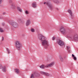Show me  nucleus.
Segmentation results:
<instances>
[{"instance_id": "obj_20", "label": "nucleus", "mask_w": 78, "mask_h": 78, "mask_svg": "<svg viewBox=\"0 0 78 78\" xmlns=\"http://www.w3.org/2000/svg\"><path fill=\"white\" fill-rule=\"evenodd\" d=\"M6 49H7V51H8V54H10V51L9 50V49L8 48H7Z\"/></svg>"}, {"instance_id": "obj_31", "label": "nucleus", "mask_w": 78, "mask_h": 78, "mask_svg": "<svg viewBox=\"0 0 78 78\" xmlns=\"http://www.w3.org/2000/svg\"><path fill=\"white\" fill-rule=\"evenodd\" d=\"M6 14V12H4L3 13V15H5Z\"/></svg>"}, {"instance_id": "obj_37", "label": "nucleus", "mask_w": 78, "mask_h": 78, "mask_svg": "<svg viewBox=\"0 0 78 78\" xmlns=\"http://www.w3.org/2000/svg\"><path fill=\"white\" fill-rule=\"evenodd\" d=\"M2 25H4V24H2Z\"/></svg>"}, {"instance_id": "obj_3", "label": "nucleus", "mask_w": 78, "mask_h": 78, "mask_svg": "<svg viewBox=\"0 0 78 78\" xmlns=\"http://www.w3.org/2000/svg\"><path fill=\"white\" fill-rule=\"evenodd\" d=\"M15 45L16 49L18 50H20L22 47V44L19 41H16Z\"/></svg>"}, {"instance_id": "obj_32", "label": "nucleus", "mask_w": 78, "mask_h": 78, "mask_svg": "<svg viewBox=\"0 0 78 78\" xmlns=\"http://www.w3.org/2000/svg\"><path fill=\"white\" fill-rule=\"evenodd\" d=\"M72 57H75V55H73V54H72Z\"/></svg>"}, {"instance_id": "obj_21", "label": "nucleus", "mask_w": 78, "mask_h": 78, "mask_svg": "<svg viewBox=\"0 0 78 78\" xmlns=\"http://www.w3.org/2000/svg\"><path fill=\"white\" fill-rule=\"evenodd\" d=\"M40 68H41V69H44V65H42L40 66Z\"/></svg>"}, {"instance_id": "obj_19", "label": "nucleus", "mask_w": 78, "mask_h": 78, "mask_svg": "<svg viewBox=\"0 0 78 78\" xmlns=\"http://www.w3.org/2000/svg\"><path fill=\"white\" fill-rule=\"evenodd\" d=\"M34 74H32L30 76V78H34Z\"/></svg>"}, {"instance_id": "obj_22", "label": "nucleus", "mask_w": 78, "mask_h": 78, "mask_svg": "<svg viewBox=\"0 0 78 78\" xmlns=\"http://www.w3.org/2000/svg\"><path fill=\"white\" fill-rule=\"evenodd\" d=\"M4 1V0H0V4H2V3Z\"/></svg>"}, {"instance_id": "obj_30", "label": "nucleus", "mask_w": 78, "mask_h": 78, "mask_svg": "<svg viewBox=\"0 0 78 78\" xmlns=\"http://www.w3.org/2000/svg\"><path fill=\"white\" fill-rule=\"evenodd\" d=\"M3 68V66H0V69H2Z\"/></svg>"}, {"instance_id": "obj_15", "label": "nucleus", "mask_w": 78, "mask_h": 78, "mask_svg": "<svg viewBox=\"0 0 78 78\" xmlns=\"http://www.w3.org/2000/svg\"><path fill=\"white\" fill-rule=\"evenodd\" d=\"M15 72L17 74H19V71L18 69H15Z\"/></svg>"}, {"instance_id": "obj_7", "label": "nucleus", "mask_w": 78, "mask_h": 78, "mask_svg": "<svg viewBox=\"0 0 78 78\" xmlns=\"http://www.w3.org/2000/svg\"><path fill=\"white\" fill-rule=\"evenodd\" d=\"M57 44H58L60 46H62L64 45V42H62L60 39H58L57 40Z\"/></svg>"}, {"instance_id": "obj_4", "label": "nucleus", "mask_w": 78, "mask_h": 78, "mask_svg": "<svg viewBox=\"0 0 78 78\" xmlns=\"http://www.w3.org/2000/svg\"><path fill=\"white\" fill-rule=\"evenodd\" d=\"M9 23H10V25H12L14 28H16L19 27V24L17 23L16 22H13L11 21H9Z\"/></svg>"}, {"instance_id": "obj_33", "label": "nucleus", "mask_w": 78, "mask_h": 78, "mask_svg": "<svg viewBox=\"0 0 78 78\" xmlns=\"http://www.w3.org/2000/svg\"><path fill=\"white\" fill-rule=\"evenodd\" d=\"M4 40V38L3 37H2V41H3Z\"/></svg>"}, {"instance_id": "obj_36", "label": "nucleus", "mask_w": 78, "mask_h": 78, "mask_svg": "<svg viewBox=\"0 0 78 78\" xmlns=\"http://www.w3.org/2000/svg\"><path fill=\"white\" fill-rule=\"evenodd\" d=\"M46 4H47V2L46 3V2H45L44 3V5H45V4H46Z\"/></svg>"}, {"instance_id": "obj_25", "label": "nucleus", "mask_w": 78, "mask_h": 78, "mask_svg": "<svg viewBox=\"0 0 78 78\" xmlns=\"http://www.w3.org/2000/svg\"><path fill=\"white\" fill-rule=\"evenodd\" d=\"M3 29L0 28V32H3Z\"/></svg>"}, {"instance_id": "obj_9", "label": "nucleus", "mask_w": 78, "mask_h": 78, "mask_svg": "<svg viewBox=\"0 0 78 78\" xmlns=\"http://www.w3.org/2000/svg\"><path fill=\"white\" fill-rule=\"evenodd\" d=\"M30 24H31V21H30V20H27L26 23V26H29V25H30Z\"/></svg>"}, {"instance_id": "obj_5", "label": "nucleus", "mask_w": 78, "mask_h": 78, "mask_svg": "<svg viewBox=\"0 0 78 78\" xmlns=\"http://www.w3.org/2000/svg\"><path fill=\"white\" fill-rule=\"evenodd\" d=\"M46 4L47 5H48L51 10H53V5L51 4V3H50L49 2H47Z\"/></svg>"}, {"instance_id": "obj_14", "label": "nucleus", "mask_w": 78, "mask_h": 78, "mask_svg": "<svg viewBox=\"0 0 78 78\" xmlns=\"http://www.w3.org/2000/svg\"><path fill=\"white\" fill-rule=\"evenodd\" d=\"M3 71L4 72H6V66H4L3 68Z\"/></svg>"}, {"instance_id": "obj_11", "label": "nucleus", "mask_w": 78, "mask_h": 78, "mask_svg": "<svg viewBox=\"0 0 78 78\" xmlns=\"http://www.w3.org/2000/svg\"><path fill=\"white\" fill-rule=\"evenodd\" d=\"M34 75H35L36 77H39L40 76L39 74L37 73H34Z\"/></svg>"}, {"instance_id": "obj_17", "label": "nucleus", "mask_w": 78, "mask_h": 78, "mask_svg": "<svg viewBox=\"0 0 78 78\" xmlns=\"http://www.w3.org/2000/svg\"><path fill=\"white\" fill-rule=\"evenodd\" d=\"M66 47H67V50L68 51H69V52H70V50H69V49L70 48V47L69 46H67Z\"/></svg>"}, {"instance_id": "obj_28", "label": "nucleus", "mask_w": 78, "mask_h": 78, "mask_svg": "<svg viewBox=\"0 0 78 78\" xmlns=\"http://www.w3.org/2000/svg\"><path fill=\"white\" fill-rule=\"evenodd\" d=\"M74 60H76V57H74Z\"/></svg>"}, {"instance_id": "obj_34", "label": "nucleus", "mask_w": 78, "mask_h": 78, "mask_svg": "<svg viewBox=\"0 0 78 78\" xmlns=\"http://www.w3.org/2000/svg\"><path fill=\"white\" fill-rule=\"evenodd\" d=\"M56 10H57V11H58L59 9H58V8H56Z\"/></svg>"}, {"instance_id": "obj_18", "label": "nucleus", "mask_w": 78, "mask_h": 78, "mask_svg": "<svg viewBox=\"0 0 78 78\" xmlns=\"http://www.w3.org/2000/svg\"><path fill=\"white\" fill-rule=\"evenodd\" d=\"M59 58L61 60V61L62 62V61H63L64 60V59L61 56H59Z\"/></svg>"}, {"instance_id": "obj_26", "label": "nucleus", "mask_w": 78, "mask_h": 78, "mask_svg": "<svg viewBox=\"0 0 78 78\" xmlns=\"http://www.w3.org/2000/svg\"><path fill=\"white\" fill-rule=\"evenodd\" d=\"M55 39H56V37H52V40L53 41H54V40H55Z\"/></svg>"}, {"instance_id": "obj_2", "label": "nucleus", "mask_w": 78, "mask_h": 78, "mask_svg": "<svg viewBox=\"0 0 78 78\" xmlns=\"http://www.w3.org/2000/svg\"><path fill=\"white\" fill-rule=\"evenodd\" d=\"M38 38L42 42V45L44 46L45 48H47L49 46L48 43L46 41V38L41 34H39Z\"/></svg>"}, {"instance_id": "obj_10", "label": "nucleus", "mask_w": 78, "mask_h": 78, "mask_svg": "<svg viewBox=\"0 0 78 78\" xmlns=\"http://www.w3.org/2000/svg\"><path fill=\"white\" fill-rule=\"evenodd\" d=\"M41 74H43V75H46V76H49V75H50V74L49 73H45L44 72H41Z\"/></svg>"}, {"instance_id": "obj_1", "label": "nucleus", "mask_w": 78, "mask_h": 78, "mask_svg": "<svg viewBox=\"0 0 78 78\" xmlns=\"http://www.w3.org/2000/svg\"><path fill=\"white\" fill-rule=\"evenodd\" d=\"M60 31L62 34L64 35H65V34L67 35L66 36V37L67 38L73 39L75 42L78 41V35L76 34H71V31L70 30L66 29L64 27H62L60 29Z\"/></svg>"}, {"instance_id": "obj_8", "label": "nucleus", "mask_w": 78, "mask_h": 78, "mask_svg": "<svg viewBox=\"0 0 78 78\" xmlns=\"http://www.w3.org/2000/svg\"><path fill=\"white\" fill-rule=\"evenodd\" d=\"M54 62H53L45 66V67H53V65H54Z\"/></svg>"}, {"instance_id": "obj_16", "label": "nucleus", "mask_w": 78, "mask_h": 78, "mask_svg": "<svg viewBox=\"0 0 78 78\" xmlns=\"http://www.w3.org/2000/svg\"><path fill=\"white\" fill-rule=\"evenodd\" d=\"M17 10H18V11H20V12H22V9H21V8H20V7H17Z\"/></svg>"}, {"instance_id": "obj_27", "label": "nucleus", "mask_w": 78, "mask_h": 78, "mask_svg": "<svg viewBox=\"0 0 78 78\" xmlns=\"http://www.w3.org/2000/svg\"><path fill=\"white\" fill-rule=\"evenodd\" d=\"M9 2L10 3H12V0H10L9 1Z\"/></svg>"}, {"instance_id": "obj_13", "label": "nucleus", "mask_w": 78, "mask_h": 78, "mask_svg": "<svg viewBox=\"0 0 78 78\" xmlns=\"http://www.w3.org/2000/svg\"><path fill=\"white\" fill-rule=\"evenodd\" d=\"M32 6L33 8H36V6H37V5H36V3L35 2L32 3Z\"/></svg>"}, {"instance_id": "obj_35", "label": "nucleus", "mask_w": 78, "mask_h": 78, "mask_svg": "<svg viewBox=\"0 0 78 78\" xmlns=\"http://www.w3.org/2000/svg\"><path fill=\"white\" fill-rule=\"evenodd\" d=\"M53 1L54 2H56V0H53Z\"/></svg>"}, {"instance_id": "obj_24", "label": "nucleus", "mask_w": 78, "mask_h": 78, "mask_svg": "<svg viewBox=\"0 0 78 78\" xmlns=\"http://www.w3.org/2000/svg\"><path fill=\"white\" fill-rule=\"evenodd\" d=\"M25 13L26 14H28V11H25Z\"/></svg>"}, {"instance_id": "obj_23", "label": "nucleus", "mask_w": 78, "mask_h": 78, "mask_svg": "<svg viewBox=\"0 0 78 78\" xmlns=\"http://www.w3.org/2000/svg\"><path fill=\"white\" fill-rule=\"evenodd\" d=\"M31 30L32 32H34V29H31Z\"/></svg>"}, {"instance_id": "obj_6", "label": "nucleus", "mask_w": 78, "mask_h": 78, "mask_svg": "<svg viewBox=\"0 0 78 78\" xmlns=\"http://www.w3.org/2000/svg\"><path fill=\"white\" fill-rule=\"evenodd\" d=\"M68 12L70 15V16L69 17V19H72L74 18V16L72 13V11L70 9H69L68 10Z\"/></svg>"}, {"instance_id": "obj_12", "label": "nucleus", "mask_w": 78, "mask_h": 78, "mask_svg": "<svg viewBox=\"0 0 78 78\" xmlns=\"http://www.w3.org/2000/svg\"><path fill=\"white\" fill-rule=\"evenodd\" d=\"M11 7L12 9H15V8H16V6H15V4L14 3H12L11 4Z\"/></svg>"}, {"instance_id": "obj_29", "label": "nucleus", "mask_w": 78, "mask_h": 78, "mask_svg": "<svg viewBox=\"0 0 78 78\" xmlns=\"http://www.w3.org/2000/svg\"><path fill=\"white\" fill-rule=\"evenodd\" d=\"M19 22V21H21V20L20 19L17 20Z\"/></svg>"}]
</instances>
